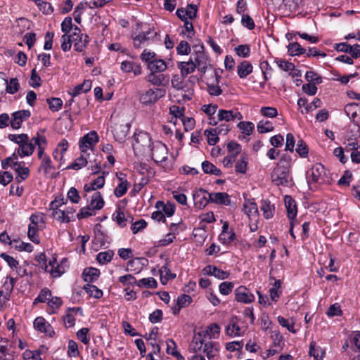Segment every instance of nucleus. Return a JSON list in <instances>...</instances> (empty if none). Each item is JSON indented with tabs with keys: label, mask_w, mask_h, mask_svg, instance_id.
Wrapping results in <instances>:
<instances>
[{
	"label": "nucleus",
	"mask_w": 360,
	"mask_h": 360,
	"mask_svg": "<svg viewBox=\"0 0 360 360\" xmlns=\"http://www.w3.org/2000/svg\"><path fill=\"white\" fill-rule=\"evenodd\" d=\"M147 81L155 86H160L165 81V76L163 75H157L155 72H152L147 76Z\"/></svg>",
	"instance_id": "obj_55"
},
{
	"label": "nucleus",
	"mask_w": 360,
	"mask_h": 360,
	"mask_svg": "<svg viewBox=\"0 0 360 360\" xmlns=\"http://www.w3.org/2000/svg\"><path fill=\"white\" fill-rule=\"evenodd\" d=\"M34 148V144L29 139L18 146L17 153L21 158L30 156L33 154Z\"/></svg>",
	"instance_id": "obj_28"
},
{
	"label": "nucleus",
	"mask_w": 360,
	"mask_h": 360,
	"mask_svg": "<svg viewBox=\"0 0 360 360\" xmlns=\"http://www.w3.org/2000/svg\"><path fill=\"white\" fill-rule=\"evenodd\" d=\"M135 143H133L134 149H138L139 147H142L143 150L146 147L151 148L152 143H150V137L148 133L139 132L134 134Z\"/></svg>",
	"instance_id": "obj_18"
},
{
	"label": "nucleus",
	"mask_w": 360,
	"mask_h": 360,
	"mask_svg": "<svg viewBox=\"0 0 360 360\" xmlns=\"http://www.w3.org/2000/svg\"><path fill=\"white\" fill-rule=\"evenodd\" d=\"M260 205V210L263 212V216L265 219H269L274 217L275 212V206L267 200H262Z\"/></svg>",
	"instance_id": "obj_31"
},
{
	"label": "nucleus",
	"mask_w": 360,
	"mask_h": 360,
	"mask_svg": "<svg viewBox=\"0 0 360 360\" xmlns=\"http://www.w3.org/2000/svg\"><path fill=\"white\" fill-rule=\"evenodd\" d=\"M4 84H6V91L10 94H15L20 89V84L17 78H11L9 81L3 79Z\"/></svg>",
	"instance_id": "obj_41"
},
{
	"label": "nucleus",
	"mask_w": 360,
	"mask_h": 360,
	"mask_svg": "<svg viewBox=\"0 0 360 360\" xmlns=\"http://www.w3.org/2000/svg\"><path fill=\"white\" fill-rule=\"evenodd\" d=\"M202 352L206 354L208 360H215L219 355V345L218 342L211 340L205 342Z\"/></svg>",
	"instance_id": "obj_16"
},
{
	"label": "nucleus",
	"mask_w": 360,
	"mask_h": 360,
	"mask_svg": "<svg viewBox=\"0 0 360 360\" xmlns=\"http://www.w3.org/2000/svg\"><path fill=\"white\" fill-rule=\"evenodd\" d=\"M195 52L191 56L190 59L193 60V63L198 68V70L205 74L207 69L208 57L204 51V46L202 44L195 46Z\"/></svg>",
	"instance_id": "obj_2"
},
{
	"label": "nucleus",
	"mask_w": 360,
	"mask_h": 360,
	"mask_svg": "<svg viewBox=\"0 0 360 360\" xmlns=\"http://www.w3.org/2000/svg\"><path fill=\"white\" fill-rule=\"evenodd\" d=\"M159 271L162 284H165L168 281L176 278V274L171 272L167 262L160 269Z\"/></svg>",
	"instance_id": "obj_38"
},
{
	"label": "nucleus",
	"mask_w": 360,
	"mask_h": 360,
	"mask_svg": "<svg viewBox=\"0 0 360 360\" xmlns=\"http://www.w3.org/2000/svg\"><path fill=\"white\" fill-rule=\"evenodd\" d=\"M269 279L274 281L272 287L269 289L270 298L271 301L276 302L282 293V282L281 280H276L273 276H270Z\"/></svg>",
	"instance_id": "obj_29"
},
{
	"label": "nucleus",
	"mask_w": 360,
	"mask_h": 360,
	"mask_svg": "<svg viewBox=\"0 0 360 360\" xmlns=\"http://www.w3.org/2000/svg\"><path fill=\"white\" fill-rule=\"evenodd\" d=\"M52 211V216L57 221L60 223H69L70 218L67 216L65 210L60 209L51 210Z\"/></svg>",
	"instance_id": "obj_51"
},
{
	"label": "nucleus",
	"mask_w": 360,
	"mask_h": 360,
	"mask_svg": "<svg viewBox=\"0 0 360 360\" xmlns=\"http://www.w3.org/2000/svg\"><path fill=\"white\" fill-rule=\"evenodd\" d=\"M202 169L205 174H213L215 176H221L222 172L209 161H204L202 162Z\"/></svg>",
	"instance_id": "obj_44"
},
{
	"label": "nucleus",
	"mask_w": 360,
	"mask_h": 360,
	"mask_svg": "<svg viewBox=\"0 0 360 360\" xmlns=\"http://www.w3.org/2000/svg\"><path fill=\"white\" fill-rule=\"evenodd\" d=\"M257 131L260 134L267 133L274 131V127L273 126V124L270 121H263L261 120L258 122L257 126Z\"/></svg>",
	"instance_id": "obj_57"
},
{
	"label": "nucleus",
	"mask_w": 360,
	"mask_h": 360,
	"mask_svg": "<svg viewBox=\"0 0 360 360\" xmlns=\"http://www.w3.org/2000/svg\"><path fill=\"white\" fill-rule=\"evenodd\" d=\"M204 134L207 137L208 143L211 146L215 145L219 141L218 134L214 128L206 129Z\"/></svg>",
	"instance_id": "obj_63"
},
{
	"label": "nucleus",
	"mask_w": 360,
	"mask_h": 360,
	"mask_svg": "<svg viewBox=\"0 0 360 360\" xmlns=\"http://www.w3.org/2000/svg\"><path fill=\"white\" fill-rule=\"evenodd\" d=\"M74 43L75 50L77 52H82L89 43L90 38L87 34H79V37L72 39Z\"/></svg>",
	"instance_id": "obj_26"
},
{
	"label": "nucleus",
	"mask_w": 360,
	"mask_h": 360,
	"mask_svg": "<svg viewBox=\"0 0 360 360\" xmlns=\"http://www.w3.org/2000/svg\"><path fill=\"white\" fill-rule=\"evenodd\" d=\"M137 26L140 27L142 30L136 36H131L134 49H141L150 46L157 41L158 33L153 27L148 26L143 29L142 23H138Z\"/></svg>",
	"instance_id": "obj_1"
},
{
	"label": "nucleus",
	"mask_w": 360,
	"mask_h": 360,
	"mask_svg": "<svg viewBox=\"0 0 360 360\" xmlns=\"http://www.w3.org/2000/svg\"><path fill=\"white\" fill-rule=\"evenodd\" d=\"M243 212L249 218L257 217L258 208L257 204L248 199H245Z\"/></svg>",
	"instance_id": "obj_33"
},
{
	"label": "nucleus",
	"mask_w": 360,
	"mask_h": 360,
	"mask_svg": "<svg viewBox=\"0 0 360 360\" xmlns=\"http://www.w3.org/2000/svg\"><path fill=\"white\" fill-rule=\"evenodd\" d=\"M45 271L50 273L53 277L60 276L65 271V267L59 265L57 262L56 258L53 257L46 264Z\"/></svg>",
	"instance_id": "obj_22"
},
{
	"label": "nucleus",
	"mask_w": 360,
	"mask_h": 360,
	"mask_svg": "<svg viewBox=\"0 0 360 360\" xmlns=\"http://www.w3.org/2000/svg\"><path fill=\"white\" fill-rule=\"evenodd\" d=\"M165 93L166 91L164 89H150L141 96L140 101L144 105H150L155 103L160 98L164 97Z\"/></svg>",
	"instance_id": "obj_6"
},
{
	"label": "nucleus",
	"mask_w": 360,
	"mask_h": 360,
	"mask_svg": "<svg viewBox=\"0 0 360 360\" xmlns=\"http://www.w3.org/2000/svg\"><path fill=\"white\" fill-rule=\"evenodd\" d=\"M24 360H41V353L39 351L25 350L22 354Z\"/></svg>",
	"instance_id": "obj_64"
},
{
	"label": "nucleus",
	"mask_w": 360,
	"mask_h": 360,
	"mask_svg": "<svg viewBox=\"0 0 360 360\" xmlns=\"http://www.w3.org/2000/svg\"><path fill=\"white\" fill-rule=\"evenodd\" d=\"M210 193L202 188H200L193 193V199L195 206L198 209L204 208L211 200L208 198Z\"/></svg>",
	"instance_id": "obj_9"
},
{
	"label": "nucleus",
	"mask_w": 360,
	"mask_h": 360,
	"mask_svg": "<svg viewBox=\"0 0 360 360\" xmlns=\"http://www.w3.org/2000/svg\"><path fill=\"white\" fill-rule=\"evenodd\" d=\"M120 181V184L116 186L114 191V194L116 197L120 198L123 196L127 191L128 181L125 178V175L122 173L119 176Z\"/></svg>",
	"instance_id": "obj_35"
},
{
	"label": "nucleus",
	"mask_w": 360,
	"mask_h": 360,
	"mask_svg": "<svg viewBox=\"0 0 360 360\" xmlns=\"http://www.w3.org/2000/svg\"><path fill=\"white\" fill-rule=\"evenodd\" d=\"M177 68L181 70L182 77H187L188 75L193 72L196 68V64L193 63V60L188 61H181L177 63Z\"/></svg>",
	"instance_id": "obj_27"
},
{
	"label": "nucleus",
	"mask_w": 360,
	"mask_h": 360,
	"mask_svg": "<svg viewBox=\"0 0 360 360\" xmlns=\"http://www.w3.org/2000/svg\"><path fill=\"white\" fill-rule=\"evenodd\" d=\"M148 69L152 72L160 73L164 72L167 68L166 62L162 59H155L153 62L148 63Z\"/></svg>",
	"instance_id": "obj_37"
},
{
	"label": "nucleus",
	"mask_w": 360,
	"mask_h": 360,
	"mask_svg": "<svg viewBox=\"0 0 360 360\" xmlns=\"http://www.w3.org/2000/svg\"><path fill=\"white\" fill-rule=\"evenodd\" d=\"M360 103H350L345 106L344 110L346 115L354 120L357 117V112L359 108Z\"/></svg>",
	"instance_id": "obj_47"
},
{
	"label": "nucleus",
	"mask_w": 360,
	"mask_h": 360,
	"mask_svg": "<svg viewBox=\"0 0 360 360\" xmlns=\"http://www.w3.org/2000/svg\"><path fill=\"white\" fill-rule=\"evenodd\" d=\"M137 285L140 288L145 287L146 288L155 289L158 287L156 280L153 277L144 278L137 281Z\"/></svg>",
	"instance_id": "obj_53"
},
{
	"label": "nucleus",
	"mask_w": 360,
	"mask_h": 360,
	"mask_svg": "<svg viewBox=\"0 0 360 360\" xmlns=\"http://www.w3.org/2000/svg\"><path fill=\"white\" fill-rule=\"evenodd\" d=\"M284 202L288 219L290 221H294L297 213V205L295 200L290 195H285Z\"/></svg>",
	"instance_id": "obj_25"
},
{
	"label": "nucleus",
	"mask_w": 360,
	"mask_h": 360,
	"mask_svg": "<svg viewBox=\"0 0 360 360\" xmlns=\"http://www.w3.org/2000/svg\"><path fill=\"white\" fill-rule=\"evenodd\" d=\"M113 255L112 251L101 252L97 255L96 259L98 263L105 264L112 260Z\"/></svg>",
	"instance_id": "obj_62"
},
{
	"label": "nucleus",
	"mask_w": 360,
	"mask_h": 360,
	"mask_svg": "<svg viewBox=\"0 0 360 360\" xmlns=\"http://www.w3.org/2000/svg\"><path fill=\"white\" fill-rule=\"evenodd\" d=\"M198 7L195 4H188L186 8H179L176 10V14L180 20H192L195 18Z\"/></svg>",
	"instance_id": "obj_14"
},
{
	"label": "nucleus",
	"mask_w": 360,
	"mask_h": 360,
	"mask_svg": "<svg viewBox=\"0 0 360 360\" xmlns=\"http://www.w3.org/2000/svg\"><path fill=\"white\" fill-rule=\"evenodd\" d=\"M302 0H284L281 9L286 12H293L298 10Z\"/></svg>",
	"instance_id": "obj_45"
},
{
	"label": "nucleus",
	"mask_w": 360,
	"mask_h": 360,
	"mask_svg": "<svg viewBox=\"0 0 360 360\" xmlns=\"http://www.w3.org/2000/svg\"><path fill=\"white\" fill-rule=\"evenodd\" d=\"M118 281L123 286H134L137 285V281L132 274H126L118 278Z\"/></svg>",
	"instance_id": "obj_58"
},
{
	"label": "nucleus",
	"mask_w": 360,
	"mask_h": 360,
	"mask_svg": "<svg viewBox=\"0 0 360 360\" xmlns=\"http://www.w3.org/2000/svg\"><path fill=\"white\" fill-rule=\"evenodd\" d=\"M155 207L158 209L162 207L165 214L167 217L172 216L175 212V205L173 203L167 202L164 204L162 201H158L155 204Z\"/></svg>",
	"instance_id": "obj_54"
},
{
	"label": "nucleus",
	"mask_w": 360,
	"mask_h": 360,
	"mask_svg": "<svg viewBox=\"0 0 360 360\" xmlns=\"http://www.w3.org/2000/svg\"><path fill=\"white\" fill-rule=\"evenodd\" d=\"M41 165L38 169V171L44 170V174L47 175L51 171L55 170L52 161L49 155H44L42 158Z\"/></svg>",
	"instance_id": "obj_42"
},
{
	"label": "nucleus",
	"mask_w": 360,
	"mask_h": 360,
	"mask_svg": "<svg viewBox=\"0 0 360 360\" xmlns=\"http://www.w3.org/2000/svg\"><path fill=\"white\" fill-rule=\"evenodd\" d=\"M208 198L211 202L217 205H229L231 202L230 196L224 192L210 193Z\"/></svg>",
	"instance_id": "obj_23"
},
{
	"label": "nucleus",
	"mask_w": 360,
	"mask_h": 360,
	"mask_svg": "<svg viewBox=\"0 0 360 360\" xmlns=\"http://www.w3.org/2000/svg\"><path fill=\"white\" fill-rule=\"evenodd\" d=\"M217 117L219 121H226L227 122L234 120L235 119L238 120H241L243 119L242 114L237 110H227L220 109L218 110Z\"/></svg>",
	"instance_id": "obj_17"
},
{
	"label": "nucleus",
	"mask_w": 360,
	"mask_h": 360,
	"mask_svg": "<svg viewBox=\"0 0 360 360\" xmlns=\"http://www.w3.org/2000/svg\"><path fill=\"white\" fill-rule=\"evenodd\" d=\"M113 217H115V220L118 226L122 228L125 227L127 222H131L133 220V218L131 216L129 215L128 217H126L124 213L120 210L113 214Z\"/></svg>",
	"instance_id": "obj_39"
},
{
	"label": "nucleus",
	"mask_w": 360,
	"mask_h": 360,
	"mask_svg": "<svg viewBox=\"0 0 360 360\" xmlns=\"http://www.w3.org/2000/svg\"><path fill=\"white\" fill-rule=\"evenodd\" d=\"M237 127L240 129V132L245 135L250 136L252 134L255 129V125L252 122L241 121Z\"/></svg>",
	"instance_id": "obj_48"
},
{
	"label": "nucleus",
	"mask_w": 360,
	"mask_h": 360,
	"mask_svg": "<svg viewBox=\"0 0 360 360\" xmlns=\"http://www.w3.org/2000/svg\"><path fill=\"white\" fill-rule=\"evenodd\" d=\"M150 151L151 157L155 162H162L167 159V148L160 141L152 143Z\"/></svg>",
	"instance_id": "obj_5"
},
{
	"label": "nucleus",
	"mask_w": 360,
	"mask_h": 360,
	"mask_svg": "<svg viewBox=\"0 0 360 360\" xmlns=\"http://www.w3.org/2000/svg\"><path fill=\"white\" fill-rule=\"evenodd\" d=\"M205 340L202 338L201 332H198L193 338V340L189 345L188 350L195 354H199L205 344Z\"/></svg>",
	"instance_id": "obj_21"
},
{
	"label": "nucleus",
	"mask_w": 360,
	"mask_h": 360,
	"mask_svg": "<svg viewBox=\"0 0 360 360\" xmlns=\"http://www.w3.org/2000/svg\"><path fill=\"white\" fill-rule=\"evenodd\" d=\"M253 70L252 64L248 60L242 61L237 66V73L240 78H245L248 75L251 74Z\"/></svg>",
	"instance_id": "obj_34"
},
{
	"label": "nucleus",
	"mask_w": 360,
	"mask_h": 360,
	"mask_svg": "<svg viewBox=\"0 0 360 360\" xmlns=\"http://www.w3.org/2000/svg\"><path fill=\"white\" fill-rule=\"evenodd\" d=\"M202 333L203 332H201ZM206 335H207L210 338L216 339L219 337L220 333V328L217 323H212L209 326L205 331L204 332Z\"/></svg>",
	"instance_id": "obj_61"
},
{
	"label": "nucleus",
	"mask_w": 360,
	"mask_h": 360,
	"mask_svg": "<svg viewBox=\"0 0 360 360\" xmlns=\"http://www.w3.org/2000/svg\"><path fill=\"white\" fill-rule=\"evenodd\" d=\"M91 155L84 150L81 151V155L76 158L75 161L66 167V169H72L79 170L85 167L88 163H91Z\"/></svg>",
	"instance_id": "obj_15"
},
{
	"label": "nucleus",
	"mask_w": 360,
	"mask_h": 360,
	"mask_svg": "<svg viewBox=\"0 0 360 360\" xmlns=\"http://www.w3.org/2000/svg\"><path fill=\"white\" fill-rule=\"evenodd\" d=\"M51 297V292L46 288H44L41 290L39 295L34 299V304L37 303H44L46 301L49 302L50 297Z\"/></svg>",
	"instance_id": "obj_59"
},
{
	"label": "nucleus",
	"mask_w": 360,
	"mask_h": 360,
	"mask_svg": "<svg viewBox=\"0 0 360 360\" xmlns=\"http://www.w3.org/2000/svg\"><path fill=\"white\" fill-rule=\"evenodd\" d=\"M23 164V162H15L11 165V168L16 173L15 181L17 184H20L26 180L30 175V169L27 167L22 166V165Z\"/></svg>",
	"instance_id": "obj_13"
},
{
	"label": "nucleus",
	"mask_w": 360,
	"mask_h": 360,
	"mask_svg": "<svg viewBox=\"0 0 360 360\" xmlns=\"http://www.w3.org/2000/svg\"><path fill=\"white\" fill-rule=\"evenodd\" d=\"M323 174L324 167L321 164L314 165L308 172L307 182L309 184L319 182Z\"/></svg>",
	"instance_id": "obj_20"
},
{
	"label": "nucleus",
	"mask_w": 360,
	"mask_h": 360,
	"mask_svg": "<svg viewBox=\"0 0 360 360\" xmlns=\"http://www.w3.org/2000/svg\"><path fill=\"white\" fill-rule=\"evenodd\" d=\"M34 327L39 332L45 333L51 338L55 335V331L51 325L41 316L37 317L34 319Z\"/></svg>",
	"instance_id": "obj_12"
},
{
	"label": "nucleus",
	"mask_w": 360,
	"mask_h": 360,
	"mask_svg": "<svg viewBox=\"0 0 360 360\" xmlns=\"http://www.w3.org/2000/svg\"><path fill=\"white\" fill-rule=\"evenodd\" d=\"M292 167V158L290 155L283 154L281 157L275 167L290 172Z\"/></svg>",
	"instance_id": "obj_40"
},
{
	"label": "nucleus",
	"mask_w": 360,
	"mask_h": 360,
	"mask_svg": "<svg viewBox=\"0 0 360 360\" xmlns=\"http://www.w3.org/2000/svg\"><path fill=\"white\" fill-rule=\"evenodd\" d=\"M288 52L292 56H300L305 53L306 49H304L299 43L292 42L288 44Z\"/></svg>",
	"instance_id": "obj_46"
},
{
	"label": "nucleus",
	"mask_w": 360,
	"mask_h": 360,
	"mask_svg": "<svg viewBox=\"0 0 360 360\" xmlns=\"http://www.w3.org/2000/svg\"><path fill=\"white\" fill-rule=\"evenodd\" d=\"M272 182L276 186H289L292 181L290 172L274 167L271 174Z\"/></svg>",
	"instance_id": "obj_4"
},
{
	"label": "nucleus",
	"mask_w": 360,
	"mask_h": 360,
	"mask_svg": "<svg viewBox=\"0 0 360 360\" xmlns=\"http://www.w3.org/2000/svg\"><path fill=\"white\" fill-rule=\"evenodd\" d=\"M227 150L229 156L236 160V158L241 151V146L236 141H231L227 144Z\"/></svg>",
	"instance_id": "obj_52"
},
{
	"label": "nucleus",
	"mask_w": 360,
	"mask_h": 360,
	"mask_svg": "<svg viewBox=\"0 0 360 360\" xmlns=\"http://www.w3.org/2000/svg\"><path fill=\"white\" fill-rule=\"evenodd\" d=\"M235 299L238 302L251 303L255 300L254 295L244 285H240L235 290Z\"/></svg>",
	"instance_id": "obj_11"
},
{
	"label": "nucleus",
	"mask_w": 360,
	"mask_h": 360,
	"mask_svg": "<svg viewBox=\"0 0 360 360\" xmlns=\"http://www.w3.org/2000/svg\"><path fill=\"white\" fill-rule=\"evenodd\" d=\"M80 308H69L66 315L64 317V324L66 328H70L75 324V318L72 312H76L79 310Z\"/></svg>",
	"instance_id": "obj_50"
},
{
	"label": "nucleus",
	"mask_w": 360,
	"mask_h": 360,
	"mask_svg": "<svg viewBox=\"0 0 360 360\" xmlns=\"http://www.w3.org/2000/svg\"><path fill=\"white\" fill-rule=\"evenodd\" d=\"M31 115L28 110H21L14 112L11 115V126L13 129H18L21 127L22 123L27 120Z\"/></svg>",
	"instance_id": "obj_10"
},
{
	"label": "nucleus",
	"mask_w": 360,
	"mask_h": 360,
	"mask_svg": "<svg viewBox=\"0 0 360 360\" xmlns=\"http://www.w3.org/2000/svg\"><path fill=\"white\" fill-rule=\"evenodd\" d=\"M84 289L91 297L99 299L103 296V291L98 288L96 285L86 284Z\"/></svg>",
	"instance_id": "obj_56"
},
{
	"label": "nucleus",
	"mask_w": 360,
	"mask_h": 360,
	"mask_svg": "<svg viewBox=\"0 0 360 360\" xmlns=\"http://www.w3.org/2000/svg\"><path fill=\"white\" fill-rule=\"evenodd\" d=\"M100 271L98 269L90 267L84 270L82 277L85 282L93 283L98 279Z\"/></svg>",
	"instance_id": "obj_36"
},
{
	"label": "nucleus",
	"mask_w": 360,
	"mask_h": 360,
	"mask_svg": "<svg viewBox=\"0 0 360 360\" xmlns=\"http://www.w3.org/2000/svg\"><path fill=\"white\" fill-rule=\"evenodd\" d=\"M31 224L34 227L43 230L46 227L45 214L42 212H36L30 217Z\"/></svg>",
	"instance_id": "obj_32"
},
{
	"label": "nucleus",
	"mask_w": 360,
	"mask_h": 360,
	"mask_svg": "<svg viewBox=\"0 0 360 360\" xmlns=\"http://www.w3.org/2000/svg\"><path fill=\"white\" fill-rule=\"evenodd\" d=\"M248 163V158L245 154H242L235 166L236 173L245 174Z\"/></svg>",
	"instance_id": "obj_43"
},
{
	"label": "nucleus",
	"mask_w": 360,
	"mask_h": 360,
	"mask_svg": "<svg viewBox=\"0 0 360 360\" xmlns=\"http://www.w3.org/2000/svg\"><path fill=\"white\" fill-rule=\"evenodd\" d=\"M156 56L157 55L154 51L144 49L140 55V58L143 62L146 63L147 67H148V63L155 60L156 59Z\"/></svg>",
	"instance_id": "obj_60"
},
{
	"label": "nucleus",
	"mask_w": 360,
	"mask_h": 360,
	"mask_svg": "<svg viewBox=\"0 0 360 360\" xmlns=\"http://www.w3.org/2000/svg\"><path fill=\"white\" fill-rule=\"evenodd\" d=\"M130 127L131 124L128 122L115 123L112 129L115 139L120 143L124 142L129 134Z\"/></svg>",
	"instance_id": "obj_8"
},
{
	"label": "nucleus",
	"mask_w": 360,
	"mask_h": 360,
	"mask_svg": "<svg viewBox=\"0 0 360 360\" xmlns=\"http://www.w3.org/2000/svg\"><path fill=\"white\" fill-rule=\"evenodd\" d=\"M120 69L125 73L133 72L135 76L142 74V68L140 63L134 61L124 60L121 63Z\"/></svg>",
	"instance_id": "obj_19"
},
{
	"label": "nucleus",
	"mask_w": 360,
	"mask_h": 360,
	"mask_svg": "<svg viewBox=\"0 0 360 360\" xmlns=\"http://www.w3.org/2000/svg\"><path fill=\"white\" fill-rule=\"evenodd\" d=\"M226 332L230 337L241 335V328L233 320H232L226 326Z\"/></svg>",
	"instance_id": "obj_49"
},
{
	"label": "nucleus",
	"mask_w": 360,
	"mask_h": 360,
	"mask_svg": "<svg viewBox=\"0 0 360 360\" xmlns=\"http://www.w3.org/2000/svg\"><path fill=\"white\" fill-rule=\"evenodd\" d=\"M98 136L95 131H91L82 137L79 140V145L81 151L84 150L90 153L92 156H95L94 147L98 142Z\"/></svg>",
	"instance_id": "obj_3"
},
{
	"label": "nucleus",
	"mask_w": 360,
	"mask_h": 360,
	"mask_svg": "<svg viewBox=\"0 0 360 360\" xmlns=\"http://www.w3.org/2000/svg\"><path fill=\"white\" fill-rule=\"evenodd\" d=\"M15 348L7 338H0V360H14Z\"/></svg>",
	"instance_id": "obj_7"
},
{
	"label": "nucleus",
	"mask_w": 360,
	"mask_h": 360,
	"mask_svg": "<svg viewBox=\"0 0 360 360\" xmlns=\"http://www.w3.org/2000/svg\"><path fill=\"white\" fill-rule=\"evenodd\" d=\"M105 205V201L101 194L100 192L96 191L91 196V199L89 200L88 205L90 206L91 208L94 209L95 210H101Z\"/></svg>",
	"instance_id": "obj_30"
},
{
	"label": "nucleus",
	"mask_w": 360,
	"mask_h": 360,
	"mask_svg": "<svg viewBox=\"0 0 360 360\" xmlns=\"http://www.w3.org/2000/svg\"><path fill=\"white\" fill-rule=\"evenodd\" d=\"M108 172H103L102 175L98 176L96 179H95L90 184H86L84 186V190L86 193H90L91 191H96L97 189L101 188L105 185V175L107 174Z\"/></svg>",
	"instance_id": "obj_24"
}]
</instances>
